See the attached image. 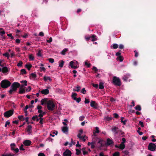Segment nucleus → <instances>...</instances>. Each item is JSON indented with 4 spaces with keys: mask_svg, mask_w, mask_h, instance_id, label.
<instances>
[{
    "mask_svg": "<svg viewBox=\"0 0 156 156\" xmlns=\"http://www.w3.org/2000/svg\"><path fill=\"white\" fill-rule=\"evenodd\" d=\"M20 86V84L19 83L16 82H14L11 86L9 92L11 94L13 91H16L17 88L19 87Z\"/></svg>",
    "mask_w": 156,
    "mask_h": 156,
    "instance_id": "nucleus-1",
    "label": "nucleus"
},
{
    "mask_svg": "<svg viewBox=\"0 0 156 156\" xmlns=\"http://www.w3.org/2000/svg\"><path fill=\"white\" fill-rule=\"evenodd\" d=\"M11 84V82L6 79L2 80L0 83L1 87L3 88H6L10 86Z\"/></svg>",
    "mask_w": 156,
    "mask_h": 156,
    "instance_id": "nucleus-2",
    "label": "nucleus"
},
{
    "mask_svg": "<svg viewBox=\"0 0 156 156\" xmlns=\"http://www.w3.org/2000/svg\"><path fill=\"white\" fill-rule=\"evenodd\" d=\"M55 105L53 102L51 100H48L47 103V107L50 111H53L55 108Z\"/></svg>",
    "mask_w": 156,
    "mask_h": 156,
    "instance_id": "nucleus-3",
    "label": "nucleus"
},
{
    "mask_svg": "<svg viewBox=\"0 0 156 156\" xmlns=\"http://www.w3.org/2000/svg\"><path fill=\"white\" fill-rule=\"evenodd\" d=\"M69 65L71 68L74 69H76L79 67L78 62L76 60L71 61L69 63Z\"/></svg>",
    "mask_w": 156,
    "mask_h": 156,
    "instance_id": "nucleus-4",
    "label": "nucleus"
},
{
    "mask_svg": "<svg viewBox=\"0 0 156 156\" xmlns=\"http://www.w3.org/2000/svg\"><path fill=\"white\" fill-rule=\"evenodd\" d=\"M14 113L13 110H10L8 111L5 112L4 113V115L5 117L8 118L11 116Z\"/></svg>",
    "mask_w": 156,
    "mask_h": 156,
    "instance_id": "nucleus-5",
    "label": "nucleus"
},
{
    "mask_svg": "<svg viewBox=\"0 0 156 156\" xmlns=\"http://www.w3.org/2000/svg\"><path fill=\"white\" fill-rule=\"evenodd\" d=\"M114 84L117 86H120L121 85L120 80L119 78L114 77L113 80Z\"/></svg>",
    "mask_w": 156,
    "mask_h": 156,
    "instance_id": "nucleus-6",
    "label": "nucleus"
},
{
    "mask_svg": "<svg viewBox=\"0 0 156 156\" xmlns=\"http://www.w3.org/2000/svg\"><path fill=\"white\" fill-rule=\"evenodd\" d=\"M11 150V151L17 153L19 152V149L18 148H16V144L14 143H12L10 144Z\"/></svg>",
    "mask_w": 156,
    "mask_h": 156,
    "instance_id": "nucleus-7",
    "label": "nucleus"
},
{
    "mask_svg": "<svg viewBox=\"0 0 156 156\" xmlns=\"http://www.w3.org/2000/svg\"><path fill=\"white\" fill-rule=\"evenodd\" d=\"M156 149V145L154 144L151 143L148 145V149L151 151H154Z\"/></svg>",
    "mask_w": 156,
    "mask_h": 156,
    "instance_id": "nucleus-8",
    "label": "nucleus"
},
{
    "mask_svg": "<svg viewBox=\"0 0 156 156\" xmlns=\"http://www.w3.org/2000/svg\"><path fill=\"white\" fill-rule=\"evenodd\" d=\"M122 141L119 146V148L121 150L124 149L125 147V143L126 142V140L125 138H122Z\"/></svg>",
    "mask_w": 156,
    "mask_h": 156,
    "instance_id": "nucleus-9",
    "label": "nucleus"
},
{
    "mask_svg": "<svg viewBox=\"0 0 156 156\" xmlns=\"http://www.w3.org/2000/svg\"><path fill=\"white\" fill-rule=\"evenodd\" d=\"M31 141L28 140H25L23 142V145L25 146H30L31 145Z\"/></svg>",
    "mask_w": 156,
    "mask_h": 156,
    "instance_id": "nucleus-10",
    "label": "nucleus"
},
{
    "mask_svg": "<svg viewBox=\"0 0 156 156\" xmlns=\"http://www.w3.org/2000/svg\"><path fill=\"white\" fill-rule=\"evenodd\" d=\"M25 93V87H24V85L22 84L20 87L19 90L20 94H24Z\"/></svg>",
    "mask_w": 156,
    "mask_h": 156,
    "instance_id": "nucleus-11",
    "label": "nucleus"
},
{
    "mask_svg": "<svg viewBox=\"0 0 156 156\" xmlns=\"http://www.w3.org/2000/svg\"><path fill=\"white\" fill-rule=\"evenodd\" d=\"M72 153L71 151L68 149H66L63 153V156H71Z\"/></svg>",
    "mask_w": 156,
    "mask_h": 156,
    "instance_id": "nucleus-12",
    "label": "nucleus"
},
{
    "mask_svg": "<svg viewBox=\"0 0 156 156\" xmlns=\"http://www.w3.org/2000/svg\"><path fill=\"white\" fill-rule=\"evenodd\" d=\"M98 144H99V147H101L104 145L105 142L102 139L100 138H98Z\"/></svg>",
    "mask_w": 156,
    "mask_h": 156,
    "instance_id": "nucleus-13",
    "label": "nucleus"
},
{
    "mask_svg": "<svg viewBox=\"0 0 156 156\" xmlns=\"http://www.w3.org/2000/svg\"><path fill=\"white\" fill-rule=\"evenodd\" d=\"M90 106L94 108H97L98 107V104L96 102L93 101H91L90 104Z\"/></svg>",
    "mask_w": 156,
    "mask_h": 156,
    "instance_id": "nucleus-14",
    "label": "nucleus"
},
{
    "mask_svg": "<svg viewBox=\"0 0 156 156\" xmlns=\"http://www.w3.org/2000/svg\"><path fill=\"white\" fill-rule=\"evenodd\" d=\"M9 72L8 68L6 66H4L2 67V72L5 75H6Z\"/></svg>",
    "mask_w": 156,
    "mask_h": 156,
    "instance_id": "nucleus-15",
    "label": "nucleus"
},
{
    "mask_svg": "<svg viewBox=\"0 0 156 156\" xmlns=\"http://www.w3.org/2000/svg\"><path fill=\"white\" fill-rule=\"evenodd\" d=\"M47 89L41 90L40 92L42 94L46 95L49 93V90L48 89L49 88V87H47Z\"/></svg>",
    "mask_w": 156,
    "mask_h": 156,
    "instance_id": "nucleus-16",
    "label": "nucleus"
},
{
    "mask_svg": "<svg viewBox=\"0 0 156 156\" xmlns=\"http://www.w3.org/2000/svg\"><path fill=\"white\" fill-rule=\"evenodd\" d=\"M62 130L63 133L67 134L68 132V127L67 126H63L62 128Z\"/></svg>",
    "mask_w": 156,
    "mask_h": 156,
    "instance_id": "nucleus-17",
    "label": "nucleus"
},
{
    "mask_svg": "<svg viewBox=\"0 0 156 156\" xmlns=\"http://www.w3.org/2000/svg\"><path fill=\"white\" fill-rule=\"evenodd\" d=\"M32 126L30 125H29L27 129V133L28 134L30 135L32 133Z\"/></svg>",
    "mask_w": 156,
    "mask_h": 156,
    "instance_id": "nucleus-18",
    "label": "nucleus"
},
{
    "mask_svg": "<svg viewBox=\"0 0 156 156\" xmlns=\"http://www.w3.org/2000/svg\"><path fill=\"white\" fill-rule=\"evenodd\" d=\"M130 76V75L129 73H127L124 75L122 77V79L125 81H127V79Z\"/></svg>",
    "mask_w": 156,
    "mask_h": 156,
    "instance_id": "nucleus-19",
    "label": "nucleus"
},
{
    "mask_svg": "<svg viewBox=\"0 0 156 156\" xmlns=\"http://www.w3.org/2000/svg\"><path fill=\"white\" fill-rule=\"evenodd\" d=\"M48 101V99L47 98H44V99H42L41 100V105H43L45 104H47V103Z\"/></svg>",
    "mask_w": 156,
    "mask_h": 156,
    "instance_id": "nucleus-20",
    "label": "nucleus"
},
{
    "mask_svg": "<svg viewBox=\"0 0 156 156\" xmlns=\"http://www.w3.org/2000/svg\"><path fill=\"white\" fill-rule=\"evenodd\" d=\"M32 65L30 64L27 63L25 65V67L29 71L30 70L31 68L32 67Z\"/></svg>",
    "mask_w": 156,
    "mask_h": 156,
    "instance_id": "nucleus-21",
    "label": "nucleus"
},
{
    "mask_svg": "<svg viewBox=\"0 0 156 156\" xmlns=\"http://www.w3.org/2000/svg\"><path fill=\"white\" fill-rule=\"evenodd\" d=\"M113 141L111 139L108 138L107 139V144L108 145H110L113 144Z\"/></svg>",
    "mask_w": 156,
    "mask_h": 156,
    "instance_id": "nucleus-22",
    "label": "nucleus"
},
{
    "mask_svg": "<svg viewBox=\"0 0 156 156\" xmlns=\"http://www.w3.org/2000/svg\"><path fill=\"white\" fill-rule=\"evenodd\" d=\"M79 133L78 134L77 136L78 138H81V135L83 133V130L82 129H80L79 130Z\"/></svg>",
    "mask_w": 156,
    "mask_h": 156,
    "instance_id": "nucleus-23",
    "label": "nucleus"
},
{
    "mask_svg": "<svg viewBox=\"0 0 156 156\" xmlns=\"http://www.w3.org/2000/svg\"><path fill=\"white\" fill-rule=\"evenodd\" d=\"M91 41H96L97 39V37L95 35H92L91 36Z\"/></svg>",
    "mask_w": 156,
    "mask_h": 156,
    "instance_id": "nucleus-24",
    "label": "nucleus"
},
{
    "mask_svg": "<svg viewBox=\"0 0 156 156\" xmlns=\"http://www.w3.org/2000/svg\"><path fill=\"white\" fill-rule=\"evenodd\" d=\"M32 119L34 121L36 120L37 122L39 120L38 117L37 115L33 116L32 118Z\"/></svg>",
    "mask_w": 156,
    "mask_h": 156,
    "instance_id": "nucleus-25",
    "label": "nucleus"
},
{
    "mask_svg": "<svg viewBox=\"0 0 156 156\" xmlns=\"http://www.w3.org/2000/svg\"><path fill=\"white\" fill-rule=\"evenodd\" d=\"M5 34V31L2 28H0V35H3Z\"/></svg>",
    "mask_w": 156,
    "mask_h": 156,
    "instance_id": "nucleus-26",
    "label": "nucleus"
},
{
    "mask_svg": "<svg viewBox=\"0 0 156 156\" xmlns=\"http://www.w3.org/2000/svg\"><path fill=\"white\" fill-rule=\"evenodd\" d=\"M1 156H15V154L11 153H9L2 154Z\"/></svg>",
    "mask_w": 156,
    "mask_h": 156,
    "instance_id": "nucleus-27",
    "label": "nucleus"
},
{
    "mask_svg": "<svg viewBox=\"0 0 156 156\" xmlns=\"http://www.w3.org/2000/svg\"><path fill=\"white\" fill-rule=\"evenodd\" d=\"M118 47V45L116 44H114L111 46L112 49H116Z\"/></svg>",
    "mask_w": 156,
    "mask_h": 156,
    "instance_id": "nucleus-28",
    "label": "nucleus"
},
{
    "mask_svg": "<svg viewBox=\"0 0 156 156\" xmlns=\"http://www.w3.org/2000/svg\"><path fill=\"white\" fill-rule=\"evenodd\" d=\"M104 83L100 82L99 83V88L100 89H103L104 88Z\"/></svg>",
    "mask_w": 156,
    "mask_h": 156,
    "instance_id": "nucleus-29",
    "label": "nucleus"
},
{
    "mask_svg": "<svg viewBox=\"0 0 156 156\" xmlns=\"http://www.w3.org/2000/svg\"><path fill=\"white\" fill-rule=\"evenodd\" d=\"M77 96V94L75 93H72V98L74 100H75L76 99V96Z\"/></svg>",
    "mask_w": 156,
    "mask_h": 156,
    "instance_id": "nucleus-30",
    "label": "nucleus"
},
{
    "mask_svg": "<svg viewBox=\"0 0 156 156\" xmlns=\"http://www.w3.org/2000/svg\"><path fill=\"white\" fill-rule=\"evenodd\" d=\"M117 128L115 126H114L112 128V130L114 133L116 134L117 133Z\"/></svg>",
    "mask_w": 156,
    "mask_h": 156,
    "instance_id": "nucleus-31",
    "label": "nucleus"
},
{
    "mask_svg": "<svg viewBox=\"0 0 156 156\" xmlns=\"http://www.w3.org/2000/svg\"><path fill=\"white\" fill-rule=\"evenodd\" d=\"M95 131L94 132L93 134L94 135H95V133H99L100 131L99 130V128L98 127H95Z\"/></svg>",
    "mask_w": 156,
    "mask_h": 156,
    "instance_id": "nucleus-32",
    "label": "nucleus"
},
{
    "mask_svg": "<svg viewBox=\"0 0 156 156\" xmlns=\"http://www.w3.org/2000/svg\"><path fill=\"white\" fill-rule=\"evenodd\" d=\"M44 79L45 81H46L48 80H49L50 81H51V79L49 76H44Z\"/></svg>",
    "mask_w": 156,
    "mask_h": 156,
    "instance_id": "nucleus-33",
    "label": "nucleus"
},
{
    "mask_svg": "<svg viewBox=\"0 0 156 156\" xmlns=\"http://www.w3.org/2000/svg\"><path fill=\"white\" fill-rule=\"evenodd\" d=\"M87 137L85 135L82 136H81V138H79L80 140H82L83 142H85Z\"/></svg>",
    "mask_w": 156,
    "mask_h": 156,
    "instance_id": "nucleus-34",
    "label": "nucleus"
},
{
    "mask_svg": "<svg viewBox=\"0 0 156 156\" xmlns=\"http://www.w3.org/2000/svg\"><path fill=\"white\" fill-rule=\"evenodd\" d=\"M135 108L136 110L140 111H141V106L140 105H137L135 107Z\"/></svg>",
    "mask_w": 156,
    "mask_h": 156,
    "instance_id": "nucleus-35",
    "label": "nucleus"
},
{
    "mask_svg": "<svg viewBox=\"0 0 156 156\" xmlns=\"http://www.w3.org/2000/svg\"><path fill=\"white\" fill-rule=\"evenodd\" d=\"M20 83H23V84H22L24 85V87L27 85V81L26 80L21 81H20Z\"/></svg>",
    "mask_w": 156,
    "mask_h": 156,
    "instance_id": "nucleus-36",
    "label": "nucleus"
},
{
    "mask_svg": "<svg viewBox=\"0 0 156 156\" xmlns=\"http://www.w3.org/2000/svg\"><path fill=\"white\" fill-rule=\"evenodd\" d=\"M29 58L30 60L33 61L34 60V56L32 54L29 55Z\"/></svg>",
    "mask_w": 156,
    "mask_h": 156,
    "instance_id": "nucleus-37",
    "label": "nucleus"
},
{
    "mask_svg": "<svg viewBox=\"0 0 156 156\" xmlns=\"http://www.w3.org/2000/svg\"><path fill=\"white\" fill-rule=\"evenodd\" d=\"M3 55L7 57L8 59L9 58V55L8 52H6L3 54Z\"/></svg>",
    "mask_w": 156,
    "mask_h": 156,
    "instance_id": "nucleus-38",
    "label": "nucleus"
},
{
    "mask_svg": "<svg viewBox=\"0 0 156 156\" xmlns=\"http://www.w3.org/2000/svg\"><path fill=\"white\" fill-rule=\"evenodd\" d=\"M68 51V49L67 48H65L62 51L61 54L62 55H65V53Z\"/></svg>",
    "mask_w": 156,
    "mask_h": 156,
    "instance_id": "nucleus-39",
    "label": "nucleus"
},
{
    "mask_svg": "<svg viewBox=\"0 0 156 156\" xmlns=\"http://www.w3.org/2000/svg\"><path fill=\"white\" fill-rule=\"evenodd\" d=\"M117 59L118 60H119L120 62H122L123 60V58L122 56L118 57Z\"/></svg>",
    "mask_w": 156,
    "mask_h": 156,
    "instance_id": "nucleus-40",
    "label": "nucleus"
},
{
    "mask_svg": "<svg viewBox=\"0 0 156 156\" xmlns=\"http://www.w3.org/2000/svg\"><path fill=\"white\" fill-rule=\"evenodd\" d=\"M30 77H31L32 78H35L36 77V75L35 73H32L30 74Z\"/></svg>",
    "mask_w": 156,
    "mask_h": 156,
    "instance_id": "nucleus-41",
    "label": "nucleus"
},
{
    "mask_svg": "<svg viewBox=\"0 0 156 156\" xmlns=\"http://www.w3.org/2000/svg\"><path fill=\"white\" fill-rule=\"evenodd\" d=\"M20 150V151H24L25 149L23 148V145L22 144L19 147Z\"/></svg>",
    "mask_w": 156,
    "mask_h": 156,
    "instance_id": "nucleus-42",
    "label": "nucleus"
},
{
    "mask_svg": "<svg viewBox=\"0 0 156 156\" xmlns=\"http://www.w3.org/2000/svg\"><path fill=\"white\" fill-rule=\"evenodd\" d=\"M120 153L118 152H116L113 154L112 156H119Z\"/></svg>",
    "mask_w": 156,
    "mask_h": 156,
    "instance_id": "nucleus-43",
    "label": "nucleus"
},
{
    "mask_svg": "<svg viewBox=\"0 0 156 156\" xmlns=\"http://www.w3.org/2000/svg\"><path fill=\"white\" fill-rule=\"evenodd\" d=\"M64 64V62L63 61H61V62L59 63V66L61 67H62Z\"/></svg>",
    "mask_w": 156,
    "mask_h": 156,
    "instance_id": "nucleus-44",
    "label": "nucleus"
},
{
    "mask_svg": "<svg viewBox=\"0 0 156 156\" xmlns=\"http://www.w3.org/2000/svg\"><path fill=\"white\" fill-rule=\"evenodd\" d=\"M44 115V113L43 112V113H40L39 114V115L38 116V117H39V119H41V118H42V117L43 115Z\"/></svg>",
    "mask_w": 156,
    "mask_h": 156,
    "instance_id": "nucleus-45",
    "label": "nucleus"
},
{
    "mask_svg": "<svg viewBox=\"0 0 156 156\" xmlns=\"http://www.w3.org/2000/svg\"><path fill=\"white\" fill-rule=\"evenodd\" d=\"M123 119H124V117H121V122H122L123 123V124L124 125H125L126 124V120H124V121H123Z\"/></svg>",
    "mask_w": 156,
    "mask_h": 156,
    "instance_id": "nucleus-46",
    "label": "nucleus"
},
{
    "mask_svg": "<svg viewBox=\"0 0 156 156\" xmlns=\"http://www.w3.org/2000/svg\"><path fill=\"white\" fill-rule=\"evenodd\" d=\"M21 74H26V73H27L25 69H22L21 70Z\"/></svg>",
    "mask_w": 156,
    "mask_h": 156,
    "instance_id": "nucleus-47",
    "label": "nucleus"
},
{
    "mask_svg": "<svg viewBox=\"0 0 156 156\" xmlns=\"http://www.w3.org/2000/svg\"><path fill=\"white\" fill-rule=\"evenodd\" d=\"M85 148H84L82 149V151L83 152V154L84 155H85L87 154L88 153V152L87 151H85Z\"/></svg>",
    "mask_w": 156,
    "mask_h": 156,
    "instance_id": "nucleus-48",
    "label": "nucleus"
},
{
    "mask_svg": "<svg viewBox=\"0 0 156 156\" xmlns=\"http://www.w3.org/2000/svg\"><path fill=\"white\" fill-rule=\"evenodd\" d=\"M76 154L77 155L80 154L81 153V151L78 149H76Z\"/></svg>",
    "mask_w": 156,
    "mask_h": 156,
    "instance_id": "nucleus-49",
    "label": "nucleus"
},
{
    "mask_svg": "<svg viewBox=\"0 0 156 156\" xmlns=\"http://www.w3.org/2000/svg\"><path fill=\"white\" fill-rule=\"evenodd\" d=\"M18 118L20 120H24V119L23 118V116L22 115H19L18 116Z\"/></svg>",
    "mask_w": 156,
    "mask_h": 156,
    "instance_id": "nucleus-50",
    "label": "nucleus"
},
{
    "mask_svg": "<svg viewBox=\"0 0 156 156\" xmlns=\"http://www.w3.org/2000/svg\"><path fill=\"white\" fill-rule=\"evenodd\" d=\"M7 35L9 37H10L11 39H13L14 38V37L12 36L11 34H7Z\"/></svg>",
    "mask_w": 156,
    "mask_h": 156,
    "instance_id": "nucleus-51",
    "label": "nucleus"
},
{
    "mask_svg": "<svg viewBox=\"0 0 156 156\" xmlns=\"http://www.w3.org/2000/svg\"><path fill=\"white\" fill-rule=\"evenodd\" d=\"M49 62L51 63H53L54 62V60L51 58H50L48 59Z\"/></svg>",
    "mask_w": 156,
    "mask_h": 156,
    "instance_id": "nucleus-52",
    "label": "nucleus"
},
{
    "mask_svg": "<svg viewBox=\"0 0 156 156\" xmlns=\"http://www.w3.org/2000/svg\"><path fill=\"white\" fill-rule=\"evenodd\" d=\"M81 93H83V94H85L86 93V90H85V88H83L81 91Z\"/></svg>",
    "mask_w": 156,
    "mask_h": 156,
    "instance_id": "nucleus-53",
    "label": "nucleus"
},
{
    "mask_svg": "<svg viewBox=\"0 0 156 156\" xmlns=\"http://www.w3.org/2000/svg\"><path fill=\"white\" fill-rule=\"evenodd\" d=\"M84 118H85L84 116L82 115L79 117V120L80 121H82L84 119Z\"/></svg>",
    "mask_w": 156,
    "mask_h": 156,
    "instance_id": "nucleus-54",
    "label": "nucleus"
},
{
    "mask_svg": "<svg viewBox=\"0 0 156 156\" xmlns=\"http://www.w3.org/2000/svg\"><path fill=\"white\" fill-rule=\"evenodd\" d=\"M23 64V62L21 61H19L17 64V66L19 67L21 66Z\"/></svg>",
    "mask_w": 156,
    "mask_h": 156,
    "instance_id": "nucleus-55",
    "label": "nucleus"
},
{
    "mask_svg": "<svg viewBox=\"0 0 156 156\" xmlns=\"http://www.w3.org/2000/svg\"><path fill=\"white\" fill-rule=\"evenodd\" d=\"M37 56L40 57H41L42 56V54L41 53V51L39 50L38 51V53L37 54Z\"/></svg>",
    "mask_w": 156,
    "mask_h": 156,
    "instance_id": "nucleus-56",
    "label": "nucleus"
},
{
    "mask_svg": "<svg viewBox=\"0 0 156 156\" xmlns=\"http://www.w3.org/2000/svg\"><path fill=\"white\" fill-rule=\"evenodd\" d=\"M95 142H92V144H91V147L92 148H94L95 147Z\"/></svg>",
    "mask_w": 156,
    "mask_h": 156,
    "instance_id": "nucleus-57",
    "label": "nucleus"
},
{
    "mask_svg": "<svg viewBox=\"0 0 156 156\" xmlns=\"http://www.w3.org/2000/svg\"><path fill=\"white\" fill-rule=\"evenodd\" d=\"M84 103L85 104L89 103V100L85 98Z\"/></svg>",
    "mask_w": 156,
    "mask_h": 156,
    "instance_id": "nucleus-58",
    "label": "nucleus"
},
{
    "mask_svg": "<svg viewBox=\"0 0 156 156\" xmlns=\"http://www.w3.org/2000/svg\"><path fill=\"white\" fill-rule=\"evenodd\" d=\"M40 71H45L46 70V69L44 67H40Z\"/></svg>",
    "mask_w": 156,
    "mask_h": 156,
    "instance_id": "nucleus-59",
    "label": "nucleus"
},
{
    "mask_svg": "<svg viewBox=\"0 0 156 156\" xmlns=\"http://www.w3.org/2000/svg\"><path fill=\"white\" fill-rule=\"evenodd\" d=\"M38 156H45V155L44 153L40 152L38 154Z\"/></svg>",
    "mask_w": 156,
    "mask_h": 156,
    "instance_id": "nucleus-60",
    "label": "nucleus"
},
{
    "mask_svg": "<svg viewBox=\"0 0 156 156\" xmlns=\"http://www.w3.org/2000/svg\"><path fill=\"white\" fill-rule=\"evenodd\" d=\"M31 90V88L29 86L26 89V91L27 92H29Z\"/></svg>",
    "mask_w": 156,
    "mask_h": 156,
    "instance_id": "nucleus-61",
    "label": "nucleus"
},
{
    "mask_svg": "<svg viewBox=\"0 0 156 156\" xmlns=\"http://www.w3.org/2000/svg\"><path fill=\"white\" fill-rule=\"evenodd\" d=\"M139 124L140 125L141 127H143L144 126L143 122H142L141 121H140L139 122Z\"/></svg>",
    "mask_w": 156,
    "mask_h": 156,
    "instance_id": "nucleus-62",
    "label": "nucleus"
},
{
    "mask_svg": "<svg viewBox=\"0 0 156 156\" xmlns=\"http://www.w3.org/2000/svg\"><path fill=\"white\" fill-rule=\"evenodd\" d=\"M75 100H76L78 103H79L81 101V99L80 98H76V99Z\"/></svg>",
    "mask_w": 156,
    "mask_h": 156,
    "instance_id": "nucleus-63",
    "label": "nucleus"
},
{
    "mask_svg": "<svg viewBox=\"0 0 156 156\" xmlns=\"http://www.w3.org/2000/svg\"><path fill=\"white\" fill-rule=\"evenodd\" d=\"M52 39L51 37H50L49 40H47V42L48 43H50L52 41Z\"/></svg>",
    "mask_w": 156,
    "mask_h": 156,
    "instance_id": "nucleus-64",
    "label": "nucleus"
}]
</instances>
